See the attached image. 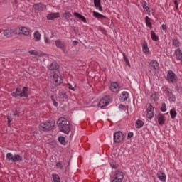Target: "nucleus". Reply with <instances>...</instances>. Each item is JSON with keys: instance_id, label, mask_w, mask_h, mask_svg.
Segmentation results:
<instances>
[{"instance_id": "f257e3e1", "label": "nucleus", "mask_w": 182, "mask_h": 182, "mask_svg": "<svg viewBox=\"0 0 182 182\" xmlns=\"http://www.w3.org/2000/svg\"><path fill=\"white\" fill-rule=\"evenodd\" d=\"M60 132L69 134L70 132V122L65 117H61L58 121Z\"/></svg>"}, {"instance_id": "f03ea898", "label": "nucleus", "mask_w": 182, "mask_h": 182, "mask_svg": "<svg viewBox=\"0 0 182 182\" xmlns=\"http://www.w3.org/2000/svg\"><path fill=\"white\" fill-rule=\"evenodd\" d=\"M54 126H55V122L52 121H48V122L41 123L39 126V129L43 132H46V130H52Z\"/></svg>"}, {"instance_id": "7ed1b4c3", "label": "nucleus", "mask_w": 182, "mask_h": 182, "mask_svg": "<svg viewBox=\"0 0 182 182\" xmlns=\"http://www.w3.org/2000/svg\"><path fill=\"white\" fill-rule=\"evenodd\" d=\"M112 102V97L109 95L105 96L102 99L100 100L98 107L101 109H103V107H106V106H109L110 103Z\"/></svg>"}, {"instance_id": "20e7f679", "label": "nucleus", "mask_w": 182, "mask_h": 182, "mask_svg": "<svg viewBox=\"0 0 182 182\" xmlns=\"http://www.w3.org/2000/svg\"><path fill=\"white\" fill-rule=\"evenodd\" d=\"M123 178H124L123 172L116 171L111 177V182H122L123 181Z\"/></svg>"}, {"instance_id": "39448f33", "label": "nucleus", "mask_w": 182, "mask_h": 182, "mask_svg": "<svg viewBox=\"0 0 182 182\" xmlns=\"http://www.w3.org/2000/svg\"><path fill=\"white\" fill-rule=\"evenodd\" d=\"M124 140V134H123L121 131H117L114 133V143L119 144L120 143H123Z\"/></svg>"}, {"instance_id": "423d86ee", "label": "nucleus", "mask_w": 182, "mask_h": 182, "mask_svg": "<svg viewBox=\"0 0 182 182\" xmlns=\"http://www.w3.org/2000/svg\"><path fill=\"white\" fill-rule=\"evenodd\" d=\"M159 68H160V65L159 62L156 60H152L149 65V72L150 73H156L157 70H159Z\"/></svg>"}, {"instance_id": "0eeeda50", "label": "nucleus", "mask_w": 182, "mask_h": 182, "mask_svg": "<svg viewBox=\"0 0 182 182\" xmlns=\"http://www.w3.org/2000/svg\"><path fill=\"white\" fill-rule=\"evenodd\" d=\"M166 80L168 82V83H177V80H178V78L177 77V75H176V73L173 71H168L166 77Z\"/></svg>"}, {"instance_id": "6e6552de", "label": "nucleus", "mask_w": 182, "mask_h": 182, "mask_svg": "<svg viewBox=\"0 0 182 182\" xmlns=\"http://www.w3.org/2000/svg\"><path fill=\"white\" fill-rule=\"evenodd\" d=\"M16 33L17 35H24L25 36H29L30 33H31V29L26 27H20L16 28Z\"/></svg>"}, {"instance_id": "1a4fd4ad", "label": "nucleus", "mask_w": 182, "mask_h": 182, "mask_svg": "<svg viewBox=\"0 0 182 182\" xmlns=\"http://www.w3.org/2000/svg\"><path fill=\"white\" fill-rule=\"evenodd\" d=\"M52 80L53 82H55V85H56V86H60V85H62V83H63V78L62 77V75L59 73H54L53 75Z\"/></svg>"}, {"instance_id": "9d476101", "label": "nucleus", "mask_w": 182, "mask_h": 182, "mask_svg": "<svg viewBox=\"0 0 182 182\" xmlns=\"http://www.w3.org/2000/svg\"><path fill=\"white\" fill-rule=\"evenodd\" d=\"M156 120L159 126H163L166 123V115L164 114L159 113L156 116Z\"/></svg>"}, {"instance_id": "9b49d317", "label": "nucleus", "mask_w": 182, "mask_h": 182, "mask_svg": "<svg viewBox=\"0 0 182 182\" xmlns=\"http://www.w3.org/2000/svg\"><path fill=\"white\" fill-rule=\"evenodd\" d=\"M146 117L147 119H153L154 117V107L151 104L146 109Z\"/></svg>"}, {"instance_id": "f8f14e48", "label": "nucleus", "mask_w": 182, "mask_h": 182, "mask_svg": "<svg viewBox=\"0 0 182 182\" xmlns=\"http://www.w3.org/2000/svg\"><path fill=\"white\" fill-rule=\"evenodd\" d=\"M4 36H6V38H11V36H14V35H17L16 28V29H11V28L5 29L4 31Z\"/></svg>"}, {"instance_id": "ddd939ff", "label": "nucleus", "mask_w": 182, "mask_h": 182, "mask_svg": "<svg viewBox=\"0 0 182 182\" xmlns=\"http://www.w3.org/2000/svg\"><path fill=\"white\" fill-rule=\"evenodd\" d=\"M109 89L111 92H114V93H119V92H120V87L116 82H112L110 84Z\"/></svg>"}, {"instance_id": "4468645a", "label": "nucleus", "mask_w": 182, "mask_h": 182, "mask_svg": "<svg viewBox=\"0 0 182 182\" xmlns=\"http://www.w3.org/2000/svg\"><path fill=\"white\" fill-rule=\"evenodd\" d=\"M33 8L35 11H45V9H46V6H45V4L39 3L34 4Z\"/></svg>"}, {"instance_id": "2eb2a0df", "label": "nucleus", "mask_w": 182, "mask_h": 182, "mask_svg": "<svg viewBox=\"0 0 182 182\" xmlns=\"http://www.w3.org/2000/svg\"><path fill=\"white\" fill-rule=\"evenodd\" d=\"M60 16L59 12L57 13H50L47 15V19L48 21H53V19H56Z\"/></svg>"}, {"instance_id": "dca6fc26", "label": "nucleus", "mask_w": 182, "mask_h": 182, "mask_svg": "<svg viewBox=\"0 0 182 182\" xmlns=\"http://www.w3.org/2000/svg\"><path fill=\"white\" fill-rule=\"evenodd\" d=\"M156 176L160 181L166 182V173H164L163 171H158Z\"/></svg>"}, {"instance_id": "f3484780", "label": "nucleus", "mask_w": 182, "mask_h": 182, "mask_svg": "<svg viewBox=\"0 0 182 182\" xmlns=\"http://www.w3.org/2000/svg\"><path fill=\"white\" fill-rule=\"evenodd\" d=\"M142 52L145 55H149V53H150V48H149V46L146 42L142 44Z\"/></svg>"}, {"instance_id": "a211bd4d", "label": "nucleus", "mask_w": 182, "mask_h": 182, "mask_svg": "<svg viewBox=\"0 0 182 182\" xmlns=\"http://www.w3.org/2000/svg\"><path fill=\"white\" fill-rule=\"evenodd\" d=\"M93 14V16H95V18H97L98 19L103 21V19H106V16H103L102 14H101L100 13L97 12V11H92Z\"/></svg>"}, {"instance_id": "6ab92c4d", "label": "nucleus", "mask_w": 182, "mask_h": 182, "mask_svg": "<svg viewBox=\"0 0 182 182\" xmlns=\"http://www.w3.org/2000/svg\"><path fill=\"white\" fill-rule=\"evenodd\" d=\"M94 1V5L100 12H102L103 11V9L102 8V4H100V0H93Z\"/></svg>"}, {"instance_id": "aec40b11", "label": "nucleus", "mask_w": 182, "mask_h": 182, "mask_svg": "<svg viewBox=\"0 0 182 182\" xmlns=\"http://www.w3.org/2000/svg\"><path fill=\"white\" fill-rule=\"evenodd\" d=\"M74 16H76V18H78V19H80L84 23H86V18L83 16L82 14L77 13V12H74L73 13Z\"/></svg>"}, {"instance_id": "412c9836", "label": "nucleus", "mask_w": 182, "mask_h": 182, "mask_svg": "<svg viewBox=\"0 0 182 182\" xmlns=\"http://www.w3.org/2000/svg\"><path fill=\"white\" fill-rule=\"evenodd\" d=\"M20 97H28V87H24L21 91V93L18 94Z\"/></svg>"}, {"instance_id": "4be33fe9", "label": "nucleus", "mask_w": 182, "mask_h": 182, "mask_svg": "<svg viewBox=\"0 0 182 182\" xmlns=\"http://www.w3.org/2000/svg\"><path fill=\"white\" fill-rule=\"evenodd\" d=\"M129 99V92L124 91L122 92L121 100L122 102H126Z\"/></svg>"}, {"instance_id": "5701e85b", "label": "nucleus", "mask_w": 182, "mask_h": 182, "mask_svg": "<svg viewBox=\"0 0 182 182\" xmlns=\"http://www.w3.org/2000/svg\"><path fill=\"white\" fill-rule=\"evenodd\" d=\"M55 46H57V48H59L60 49H65V44L60 40L55 41Z\"/></svg>"}, {"instance_id": "b1692460", "label": "nucleus", "mask_w": 182, "mask_h": 182, "mask_svg": "<svg viewBox=\"0 0 182 182\" xmlns=\"http://www.w3.org/2000/svg\"><path fill=\"white\" fill-rule=\"evenodd\" d=\"M175 55H176V59L178 60H181V59H182V53H181V50H180V48H178L175 50Z\"/></svg>"}, {"instance_id": "393cba45", "label": "nucleus", "mask_w": 182, "mask_h": 182, "mask_svg": "<svg viewBox=\"0 0 182 182\" xmlns=\"http://www.w3.org/2000/svg\"><path fill=\"white\" fill-rule=\"evenodd\" d=\"M136 129H141L143 126H144V122L141 119H137L136 121V124H135Z\"/></svg>"}, {"instance_id": "a878e982", "label": "nucleus", "mask_w": 182, "mask_h": 182, "mask_svg": "<svg viewBox=\"0 0 182 182\" xmlns=\"http://www.w3.org/2000/svg\"><path fill=\"white\" fill-rule=\"evenodd\" d=\"M22 156L19 154H14L13 158V163H16L18 161H22Z\"/></svg>"}, {"instance_id": "bb28decb", "label": "nucleus", "mask_w": 182, "mask_h": 182, "mask_svg": "<svg viewBox=\"0 0 182 182\" xmlns=\"http://www.w3.org/2000/svg\"><path fill=\"white\" fill-rule=\"evenodd\" d=\"M41 33H39V31H36L33 33V37L35 39V42H39L41 41Z\"/></svg>"}, {"instance_id": "cd10ccee", "label": "nucleus", "mask_w": 182, "mask_h": 182, "mask_svg": "<svg viewBox=\"0 0 182 182\" xmlns=\"http://www.w3.org/2000/svg\"><path fill=\"white\" fill-rule=\"evenodd\" d=\"M170 116L171 119H174L177 117V111L176 110V108H173L169 112Z\"/></svg>"}, {"instance_id": "c85d7f7f", "label": "nucleus", "mask_w": 182, "mask_h": 182, "mask_svg": "<svg viewBox=\"0 0 182 182\" xmlns=\"http://www.w3.org/2000/svg\"><path fill=\"white\" fill-rule=\"evenodd\" d=\"M145 22L148 28L153 29V26L151 25V22H150V18L149 16L145 17Z\"/></svg>"}, {"instance_id": "c756f323", "label": "nucleus", "mask_w": 182, "mask_h": 182, "mask_svg": "<svg viewBox=\"0 0 182 182\" xmlns=\"http://www.w3.org/2000/svg\"><path fill=\"white\" fill-rule=\"evenodd\" d=\"M58 68V63L56 62H53L50 65L48 66L49 70H56V68Z\"/></svg>"}, {"instance_id": "7c9ffc66", "label": "nucleus", "mask_w": 182, "mask_h": 182, "mask_svg": "<svg viewBox=\"0 0 182 182\" xmlns=\"http://www.w3.org/2000/svg\"><path fill=\"white\" fill-rule=\"evenodd\" d=\"M22 90H21V88L18 87L16 90V92H14L11 93V96H13V97H16L18 96H19L20 93H21Z\"/></svg>"}, {"instance_id": "2f4dec72", "label": "nucleus", "mask_w": 182, "mask_h": 182, "mask_svg": "<svg viewBox=\"0 0 182 182\" xmlns=\"http://www.w3.org/2000/svg\"><path fill=\"white\" fill-rule=\"evenodd\" d=\"M57 168H59L60 170H63V167H65V162L63 161H59L56 164Z\"/></svg>"}, {"instance_id": "473e14b6", "label": "nucleus", "mask_w": 182, "mask_h": 182, "mask_svg": "<svg viewBox=\"0 0 182 182\" xmlns=\"http://www.w3.org/2000/svg\"><path fill=\"white\" fill-rule=\"evenodd\" d=\"M63 16L67 21H69V19H70V16H72V14H70V12H69L68 11H66L63 14Z\"/></svg>"}, {"instance_id": "72a5a7b5", "label": "nucleus", "mask_w": 182, "mask_h": 182, "mask_svg": "<svg viewBox=\"0 0 182 182\" xmlns=\"http://www.w3.org/2000/svg\"><path fill=\"white\" fill-rule=\"evenodd\" d=\"M6 159L8 161H14V154H12V153L9 152V153H7L6 154Z\"/></svg>"}, {"instance_id": "f704fd0d", "label": "nucleus", "mask_w": 182, "mask_h": 182, "mask_svg": "<svg viewBox=\"0 0 182 182\" xmlns=\"http://www.w3.org/2000/svg\"><path fill=\"white\" fill-rule=\"evenodd\" d=\"M58 141L60 143V144H63V146H66V138L65 136H59L58 137Z\"/></svg>"}, {"instance_id": "c9c22d12", "label": "nucleus", "mask_w": 182, "mask_h": 182, "mask_svg": "<svg viewBox=\"0 0 182 182\" xmlns=\"http://www.w3.org/2000/svg\"><path fill=\"white\" fill-rule=\"evenodd\" d=\"M151 38L152 41H154L155 42L159 41V36H157V35H156V33H154V31H151Z\"/></svg>"}, {"instance_id": "e433bc0d", "label": "nucleus", "mask_w": 182, "mask_h": 182, "mask_svg": "<svg viewBox=\"0 0 182 182\" xmlns=\"http://www.w3.org/2000/svg\"><path fill=\"white\" fill-rule=\"evenodd\" d=\"M143 8L144 11H146V12H147L148 14L150 15L151 11L150 10V8L147 6V3H146V1H144L143 4Z\"/></svg>"}, {"instance_id": "4c0bfd02", "label": "nucleus", "mask_w": 182, "mask_h": 182, "mask_svg": "<svg viewBox=\"0 0 182 182\" xmlns=\"http://www.w3.org/2000/svg\"><path fill=\"white\" fill-rule=\"evenodd\" d=\"M60 97L63 102H66L68 100V95L66 93L63 92L60 95Z\"/></svg>"}, {"instance_id": "58836bf2", "label": "nucleus", "mask_w": 182, "mask_h": 182, "mask_svg": "<svg viewBox=\"0 0 182 182\" xmlns=\"http://www.w3.org/2000/svg\"><path fill=\"white\" fill-rule=\"evenodd\" d=\"M160 110L161 112H163V113L167 112V107L166 106V102H163L161 104Z\"/></svg>"}, {"instance_id": "ea45409f", "label": "nucleus", "mask_w": 182, "mask_h": 182, "mask_svg": "<svg viewBox=\"0 0 182 182\" xmlns=\"http://www.w3.org/2000/svg\"><path fill=\"white\" fill-rule=\"evenodd\" d=\"M109 164H110L112 168H114V170H116V168H117V167H119V165L116 164V162H114L113 161H109Z\"/></svg>"}, {"instance_id": "a19ab883", "label": "nucleus", "mask_w": 182, "mask_h": 182, "mask_svg": "<svg viewBox=\"0 0 182 182\" xmlns=\"http://www.w3.org/2000/svg\"><path fill=\"white\" fill-rule=\"evenodd\" d=\"M53 180L54 182H60V178L57 174H53Z\"/></svg>"}, {"instance_id": "79ce46f5", "label": "nucleus", "mask_w": 182, "mask_h": 182, "mask_svg": "<svg viewBox=\"0 0 182 182\" xmlns=\"http://www.w3.org/2000/svg\"><path fill=\"white\" fill-rule=\"evenodd\" d=\"M28 53H30V55H33L34 56H38V55H39V53L35 50H31L28 51Z\"/></svg>"}, {"instance_id": "37998d69", "label": "nucleus", "mask_w": 182, "mask_h": 182, "mask_svg": "<svg viewBox=\"0 0 182 182\" xmlns=\"http://www.w3.org/2000/svg\"><path fill=\"white\" fill-rule=\"evenodd\" d=\"M50 97H51V100H52V102H53V106H55V107H58V102H56V100H55V97H54L53 95H51Z\"/></svg>"}, {"instance_id": "c03bdc74", "label": "nucleus", "mask_w": 182, "mask_h": 182, "mask_svg": "<svg viewBox=\"0 0 182 182\" xmlns=\"http://www.w3.org/2000/svg\"><path fill=\"white\" fill-rule=\"evenodd\" d=\"M151 100H154V102H157L159 100V97H157L156 93L151 95Z\"/></svg>"}, {"instance_id": "a18cd8bd", "label": "nucleus", "mask_w": 182, "mask_h": 182, "mask_svg": "<svg viewBox=\"0 0 182 182\" xmlns=\"http://www.w3.org/2000/svg\"><path fill=\"white\" fill-rule=\"evenodd\" d=\"M68 89H70V90H73V92H75V90H76V85H75L74 87L72 86L71 84H68Z\"/></svg>"}, {"instance_id": "49530a36", "label": "nucleus", "mask_w": 182, "mask_h": 182, "mask_svg": "<svg viewBox=\"0 0 182 182\" xmlns=\"http://www.w3.org/2000/svg\"><path fill=\"white\" fill-rule=\"evenodd\" d=\"M165 94L167 95V96H171V95L173 94V92H171V90H170L169 88H166L165 90Z\"/></svg>"}, {"instance_id": "de8ad7c7", "label": "nucleus", "mask_w": 182, "mask_h": 182, "mask_svg": "<svg viewBox=\"0 0 182 182\" xmlns=\"http://www.w3.org/2000/svg\"><path fill=\"white\" fill-rule=\"evenodd\" d=\"M173 46H176V48H178V46H180V42L178 41V40H173Z\"/></svg>"}, {"instance_id": "09e8293b", "label": "nucleus", "mask_w": 182, "mask_h": 182, "mask_svg": "<svg viewBox=\"0 0 182 182\" xmlns=\"http://www.w3.org/2000/svg\"><path fill=\"white\" fill-rule=\"evenodd\" d=\"M7 120H8V127H11V123L12 122V117L10 115H7Z\"/></svg>"}, {"instance_id": "8fccbe9b", "label": "nucleus", "mask_w": 182, "mask_h": 182, "mask_svg": "<svg viewBox=\"0 0 182 182\" xmlns=\"http://www.w3.org/2000/svg\"><path fill=\"white\" fill-rule=\"evenodd\" d=\"M168 97L171 102H176V96H174V95L171 94Z\"/></svg>"}, {"instance_id": "3c124183", "label": "nucleus", "mask_w": 182, "mask_h": 182, "mask_svg": "<svg viewBox=\"0 0 182 182\" xmlns=\"http://www.w3.org/2000/svg\"><path fill=\"white\" fill-rule=\"evenodd\" d=\"M13 116H14V117H19V112L18 110H15L13 113Z\"/></svg>"}, {"instance_id": "603ef678", "label": "nucleus", "mask_w": 182, "mask_h": 182, "mask_svg": "<svg viewBox=\"0 0 182 182\" xmlns=\"http://www.w3.org/2000/svg\"><path fill=\"white\" fill-rule=\"evenodd\" d=\"M119 109H120V110H126V106L123 105H119Z\"/></svg>"}, {"instance_id": "864d4df0", "label": "nucleus", "mask_w": 182, "mask_h": 182, "mask_svg": "<svg viewBox=\"0 0 182 182\" xmlns=\"http://www.w3.org/2000/svg\"><path fill=\"white\" fill-rule=\"evenodd\" d=\"M173 4L175 5L176 9H178V2L177 1V0H175L173 1Z\"/></svg>"}, {"instance_id": "5fc2aeb1", "label": "nucleus", "mask_w": 182, "mask_h": 182, "mask_svg": "<svg viewBox=\"0 0 182 182\" xmlns=\"http://www.w3.org/2000/svg\"><path fill=\"white\" fill-rule=\"evenodd\" d=\"M44 42L45 43H49V38L44 36Z\"/></svg>"}, {"instance_id": "6e6d98bb", "label": "nucleus", "mask_w": 182, "mask_h": 182, "mask_svg": "<svg viewBox=\"0 0 182 182\" xmlns=\"http://www.w3.org/2000/svg\"><path fill=\"white\" fill-rule=\"evenodd\" d=\"M133 136V132H129L127 134V139H132V136Z\"/></svg>"}, {"instance_id": "4d7b16f0", "label": "nucleus", "mask_w": 182, "mask_h": 182, "mask_svg": "<svg viewBox=\"0 0 182 182\" xmlns=\"http://www.w3.org/2000/svg\"><path fill=\"white\" fill-rule=\"evenodd\" d=\"M161 28H162L163 31H166V29H167V26L164 24L161 25Z\"/></svg>"}, {"instance_id": "13d9d810", "label": "nucleus", "mask_w": 182, "mask_h": 182, "mask_svg": "<svg viewBox=\"0 0 182 182\" xmlns=\"http://www.w3.org/2000/svg\"><path fill=\"white\" fill-rule=\"evenodd\" d=\"M125 62H126V63H127V65H128V66H130V62L129 61V59H127V58H125Z\"/></svg>"}, {"instance_id": "bf43d9fd", "label": "nucleus", "mask_w": 182, "mask_h": 182, "mask_svg": "<svg viewBox=\"0 0 182 182\" xmlns=\"http://www.w3.org/2000/svg\"><path fill=\"white\" fill-rule=\"evenodd\" d=\"M73 45H74L75 46H76V45H77V43H79V41H74L73 42Z\"/></svg>"}, {"instance_id": "052dcab7", "label": "nucleus", "mask_w": 182, "mask_h": 182, "mask_svg": "<svg viewBox=\"0 0 182 182\" xmlns=\"http://www.w3.org/2000/svg\"><path fill=\"white\" fill-rule=\"evenodd\" d=\"M123 56H124V60H126V59H127V57H126V54L124 53H123Z\"/></svg>"}, {"instance_id": "680f3d73", "label": "nucleus", "mask_w": 182, "mask_h": 182, "mask_svg": "<svg viewBox=\"0 0 182 182\" xmlns=\"http://www.w3.org/2000/svg\"><path fill=\"white\" fill-rule=\"evenodd\" d=\"M41 60L45 61V58L43 57H41Z\"/></svg>"}]
</instances>
